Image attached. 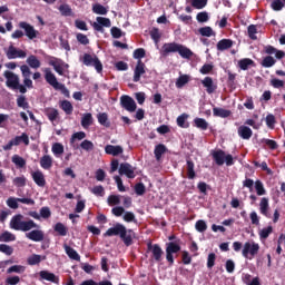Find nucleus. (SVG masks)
Returning <instances> with one entry per match:
<instances>
[{
	"mask_svg": "<svg viewBox=\"0 0 285 285\" xmlns=\"http://www.w3.org/2000/svg\"><path fill=\"white\" fill-rule=\"evenodd\" d=\"M20 144H24V146H30V138L28 137V134L23 132L21 136H16L2 148L3 150H12V146H19Z\"/></svg>",
	"mask_w": 285,
	"mask_h": 285,
	"instance_id": "nucleus-11",
	"label": "nucleus"
},
{
	"mask_svg": "<svg viewBox=\"0 0 285 285\" xmlns=\"http://www.w3.org/2000/svg\"><path fill=\"white\" fill-rule=\"evenodd\" d=\"M46 115L49 119V121L55 122L57 119H59V110L56 108H47L46 109Z\"/></svg>",
	"mask_w": 285,
	"mask_h": 285,
	"instance_id": "nucleus-32",
	"label": "nucleus"
},
{
	"mask_svg": "<svg viewBox=\"0 0 285 285\" xmlns=\"http://www.w3.org/2000/svg\"><path fill=\"white\" fill-rule=\"evenodd\" d=\"M146 57V49L138 48L134 51V59H138L136 67L134 69V78L132 81L135 83H138V81H141V77L146 75V63L141 61Z\"/></svg>",
	"mask_w": 285,
	"mask_h": 285,
	"instance_id": "nucleus-4",
	"label": "nucleus"
},
{
	"mask_svg": "<svg viewBox=\"0 0 285 285\" xmlns=\"http://www.w3.org/2000/svg\"><path fill=\"white\" fill-rule=\"evenodd\" d=\"M170 52H178L183 59H190L194 55L193 50L188 47L177 42H167L163 45V57H168Z\"/></svg>",
	"mask_w": 285,
	"mask_h": 285,
	"instance_id": "nucleus-3",
	"label": "nucleus"
},
{
	"mask_svg": "<svg viewBox=\"0 0 285 285\" xmlns=\"http://www.w3.org/2000/svg\"><path fill=\"white\" fill-rule=\"evenodd\" d=\"M91 193L92 195H96V197H104V195H106V189H104V186L98 185L91 189Z\"/></svg>",
	"mask_w": 285,
	"mask_h": 285,
	"instance_id": "nucleus-60",
	"label": "nucleus"
},
{
	"mask_svg": "<svg viewBox=\"0 0 285 285\" xmlns=\"http://www.w3.org/2000/svg\"><path fill=\"white\" fill-rule=\"evenodd\" d=\"M26 217L21 214L12 216L9 226L12 230H20L21 233H28L32 228H39V225L32 219L24 220Z\"/></svg>",
	"mask_w": 285,
	"mask_h": 285,
	"instance_id": "nucleus-2",
	"label": "nucleus"
},
{
	"mask_svg": "<svg viewBox=\"0 0 285 285\" xmlns=\"http://www.w3.org/2000/svg\"><path fill=\"white\" fill-rule=\"evenodd\" d=\"M136 195L139 197L146 195V185L144 183H137L134 187Z\"/></svg>",
	"mask_w": 285,
	"mask_h": 285,
	"instance_id": "nucleus-55",
	"label": "nucleus"
},
{
	"mask_svg": "<svg viewBox=\"0 0 285 285\" xmlns=\"http://www.w3.org/2000/svg\"><path fill=\"white\" fill-rule=\"evenodd\" d=\"M271 206L268 205V198L263 197L259 203V213L264 215V217L271 218V214L268 213Z\"/></svg>",
	"mask_w": 285,
	"mask_h": 285,
	"instance_id": "nucleus-24",
	"label": "nucleus"
},
{
	"mask_svg": "<svg viewBox=\"0 0 285 285\" xmlns=\"http://www.w3.org/2000/svg\"><path fill=\"white\" fill-rule=\"evenodd\" d=\"M26 237L30 239L31 242H43V230L40 229H33L26 234Z\"/></svg>",
	"mask_w": 285,
	"mask_h": 285,
	"instance_id": "nucleus-21",
	"label": "nucleus"
},
{
	"mask_svg": "<svg viewBox=\"0 0 285 285\" xmlns=\"http://www.w3.org/2000/svg\"><path fill=\"white\" fill-rule=\"evenodd\" d=\"M58 10L62 17H72V8L70 4H60Z\"/></svg>",
	"mask_w": 285,
	"mask_h": 285,
	"instance_id": "nucleus-42",
	"label": "nucleus"
},
{
	"mask_svg": "<svg viewBox=\"0 0 285 285\" xmlns=\"http://www.w3.org/2000/svg\"><path fill=\"white\" fill-rule=\"evenodd\" d=\"M108 206H119L121 204V198L119 195H109L107 198Z\"/></svg>",
	"mask_w": 285,
	"mask_h": 285,
	"instance_id": "nucleus-48",
	"label": "nucleus"
},
{
	"mask_svg": "<svg viewBox=\"0 0 285 285\" xmlns=\"http://www.w3.org/2000/svg\"><path fill=\"white\" fill-rule=\"evenodd\" d=\"M195 228L198 233H206V230H208V225L206 224V220L199 219L196 222Z\"/></svg>",
	"mask_w": 285,
	"mask_h": 285,
	"instance_id": "nucleus-53",
	"label": "nucleus"
},
{
	"mask_svg": "<svg viewBox=\"0 0 285 285\" xmlns=\"http://www.w3.org/2000/svg\"><path fill=\"white\" fill-rule=\"evenodd\" d=\"M12 164H14L18 168H26V160L23 157L19 155H13L11 158Z\"/></svg>",
	"mask_w": 285,
	"mask_h": 285,
	"instance_id": "nucleus-44",
	"label": "nucleus"
},
{
	"mask_svg": "<svg viewBox=\"0 0 285 285\" xmlns=\"http://www.w3.org/2000/svg\"><path fill=\"white\" fill-rule=\"evenodd\" d=\"M199 35H202V37H213V35H215V32L213 31V28L210 27H202L198 30Z\"/></svg>",
	"mask_w": 285,
	"mask_h": 285,
	"instance_id": "nucleus-62",
	"label": "nucleus"
},
{
	"mask_svg": "<svg viewBox=\"0 0 285 285\" xmlns=\"http://www.w3.org/2000/svg\"><path fill=\"white\" fill-rule=\"evenodd\" d=\"M166 259L168 263V266H175V255L181 250V245L177 242H168L166 243Z\"/></svg>",
	"mask_w": 285,
	"mask_h": 285,
	"instance_id": "nucleus-8",
	"label": "nucleus"
},
{
	"mask_svg": "<svg viewBox=\"0 0 285 285\" xmlns=\"http://www.w3.org/2000/svg\"><path fill=\"white\" fill-rule=\"evenodd\" d=\"M96 21L102 26V28H110L112 26V22L110 21V18H104V17H97Z\"/></svg>",
	"mask_w": 285,
	"mask_h": 285,
	"instance_id": "nucleus-61",
	"label": "nucleus"
},
{
	"mask_svg": "<svg viewBox=\"0 0 285 285\" xmlns=\"http://www.w3.org/2000/svg\"><path fill=\"white\" fill-rule=\"evenodd\" d=\"M259 253V244L246 242L243 246L242 255L245 259H253Z\"/></svg>",
	"mask_w": 285,
	"mask_h": 285,
	"instance_id": "nucleus-10",
	"label": "nucleus"
},
{
	"mask_svg": "<svg viewBox=\"0 0 285 285\" xmlns=\"http://www.w3.org/2000/svg\"><path fill=\"white\" fill-rule=\"evenodd\" d=\"M28 53L21 49H17L14 46H10L7 51L8 59H26Z\"/></svg>",
	"mask_w": 285,
	"mask_h": 285,
	"instance_id": "nucleus-16",
	"label": "nucleus"
},
{
	"mask_svg": "<svg viewBox=\"0 0 285 285\" xmlns=\"http://www.w3.org/2000/svg\"><path fill=\"white\" fill-rule=\"evenodd\" d=\"M230 110L228 109H224V108H218V107H215L213 109V115L214 117H220L222 119H226L230 116Z\"/></svg>",
	"mask_w": 285,
	"mask_h": 285,
	"instance_id": "nucleus-29",
	"label": "nucleus"
},
{
	"mask_svg": "<svg viewBox=\"0 0 285 285\" xmlns=\"http://www.w3.org/2000/svg\"><path fill=\"white\" fill-rule=\"evenodd\" d=\"M16 240H17V236L8 230L3 232L0 235V242L8 243V242H16Z\"/></svg>",
	"mask_w": 285,
	"mask_h": 285,
	"instance_id": "nucleus-37",
	"label": "nucleus"
},
{
	"mask_svg": "<svg viewBox=\"0 0 285 285\" xmlns=\"http://www.w3.org/2000/svg\"><path fill=\"white\" fill-rule=\"evenodd\" d=\"M275 63H277V60H275L273 56H267L263 59L261 65L263 66V68H273Z\"/></svg>",
	"mask_w": 285,
	"mask_h": 285,
	"instance_id": "nucleus-47",
	"label": "nucleus"
},
{
	"mask_svg": "<svg viewBox=\"0 0 285 285\" xmlns=\"http://www.w3.org/2000/svg\"><path fill=\"white\" fill-rule=\"evenodd\" d=\"M27 63L29 67L33 68V70L41 68V61L35 55H31L27 58Z\"/></svg>",
	"mask_w": 285,
	"mask_h": 285,
	"instance_id": "nucleus-30",
	"label": "nucleus"
},
{
	"mask_svg": "<svg viewBox=\"0 0 285 285\" xmlns=\"http://www.w3.org/2000/svg\"><path fill=\"white\" fill-rule=\"evenodd\" d=\"M80 61L88 68H95L96 72L98 73L104 72V65L97 55L83 53V56L80 58Z\"/></svg>",
	"mask_w": 285,
	"mask_h": 285,
	"instance_id": "nucleus-7",
	"label": "nucleus"
},
{
	"mask_svg": "<svg viewBox=\"0 0 285 285\" xmlns=\"http://www.w3.org/2000/svg\"><path fill=\"white\" fill-rule=\"evenodd\" d=\"M208 3V0H191V6L196 10H203V8H206Z\"/></svg>",
	"mask_w": 285,
	"mask_h": 285,
	"instance_id": "nucleus-57",
	"label": "nucleus"
},
{
	"mask_svg": "<svg viewBox=\"0 0 285 285\" xmlns=\"http://www.w3.org/2000/svg\"><path fill=\"white\" fill-rule=\"evenodd\" d=\"M212 157L216 166H224V164H226V166H235V159H237V157L234 158L230 154L226 155V151L222 149L212 151Z\"/></svg>",
	"mask_w": 285,
	"mask_h": 285,
	"instance_id": "nucleus-6",
	"label": "nucleus"
},
{
	"mask_svg": "<svg viewBox=\"0 0 285 285\" xmlns=\"http://www.w3.org/2000/svg\"><path fill=\"white\" fill-rule=\"evenodd\" d=\"M98 124L100 126H104L105 128H110V120L108 119V114L107 112H99L97 115Z\"/></svg>",
	"mask_w": 285,
	"mask_h": 285,
	"instance_id": "nucleus-31",
	"label": "nucleus"
},
{
	"mask_svg": "<svg viewBox=\"0 0 285 285\" xmlns=\"http://www.w3.org/2000/svg\"><path fill=\"white\" fill-rule=\"evenodd\" d=\"M39 276L41 279H45L46 282H52V284H59V276L55 275V273H50L48 271H41L39 273Z\"/></svg>",
	"mask_w": 285,
	"mask_h": 285,
	"instance_id": "nucleus-23",
	"label": "nucleus"
},
{
	"mask_svg": "<svg viewBox=\"0 0 285 285\" xmlns=\"http://www.w3.org/2000/svg\"><path fill=\"white\" fill-rule=\"evenodd\" d=\"M166 153V145L164 144H159L155 147L154 149V155L157 159V161H159V159H161V156Z\"/></svg>",
	"mask_w": 285,
	"mask_h": 285,
	"instance_id": "nucleus-38",
	"label": "nucleus"
},
{
	"mask_svg": "<svg viewBox=\"0 0 285 285\" xmlns=\"http://www.w3.org/2000/svg\"><path fill=\"white\" fill-rule=\"evenodd\" d=\"M202 85L204 86V88H206V92H208V95H213V92H215V90H217V85H215V82H213L212 77H205L202 80Z\"/></svg>",
	"mask_w": 285,
	"mask_h": 285,
	"instance_id": "nucleus-20",
	"label": "nucleus"
},
{
	"mask_svg": "<svg viewBox=\"0 0 285 285\" xmlns=\"http://www.w3.org/2000/svg\"><path fill=\"white\" fill-rule=\"evenodd\" d=\"M60 108L66 112V115H72V111L75 110V107H72V102L69 100H62L60 102Z\"/></svg>",
	"mask_w": 285,
	"mask_h": 285,
	"instance_id": "nucleus-35",
	"label": "nucleus"
},
{
	"mask_svg": "<svg viewBox=\"0 0 285 285\" xmlns=\"http://www.w3.org/2000/svg\"><path fill=\"white\" fill-rule=\"evenodd\" d=\"M117 237L119 236L125 246H132L135 244V237L137 234L132 229H128L121 223H117L114 227L107 229L104 237Z\"/></svg>",
	"mask_w": 285,
	"mask_h": 285,
	"instance_id": "nucleus-1",
	"label": "nucleus"
},
{
	"mask_svg": "<svg viewBox=\"0 0 285 285\" xmlns=\"http://www.w3.org/2000/svg\"><path fill=\"white\" fill-rule=\"evenodd\" d=\"M150 38L153 39V41H155V43H158L161 39V32L159 31V28L154 27L150 31H149Z\"/></svg>",
	"mask_w": 285,
	"mask_h": 285,
	"instance_id": "nucleus-49",
	"label": "nucleus"
},
{
	"mask_svg": "<svg viewBox=\"0 0 285 285\" xmlns=\"http://www.w3.org/2000/svg\"><path fill=\"white\" fill-rule=\"evenodd\" d=\"M255 190L258 197L266 195V188H264V183H262V180L255 181Z\"/></svg>",
	"mask_w": 285,
	"mask_h": 285,
	"instance_id": "nucleus-50",
	"label": "nucleus"
},
{
	"mask_svg": "<svg viewBox=\"0 0 285 285\" xmlns=\"http://www.w3.org/2000/svg\"><path fill=\"white\" fill-rule=\"evenodd\" d=\"M19 282H21V277L19 276H9L6 278L4 284L6 285H17L19 284Z\"/></svg>",
	"mask_w": 285,
	"mask_h": 285,
	"instance_id": "nucleus-64",
	"label": "nucleus"
},
{
	"mask_svg": "<svg viewBox=\"0 0 285 285\" xmlns=\"http://www.w3.org/2000/svg\"><path fill=\"white\" fill-rule=\"evenodd\" d=\"M27 264L29 266H37V265L41 264V255L32 254L31 256H29L27 258Z\"/></svg>",
	"mask_w": 285,
	"mask_h": 285,
	"instance_id": "nucleus-39",
	"label": "nucleus"
},
{
	"mask_svg": "<svg viewBox=\"0 0 285 285\" xmlns=\"http://www.w3.org/2000/svg\"><path fill=\"white\" fill-rule=\"evenodd\" d=\"M240 70H247L249 66H255V61L250 58H244L238 61Z\"/></svg>",
	"mask_w": 285,
	"mask_h": 285,
	"instance_id": "nucleus-40",
	"label": "nucleus"
},
{
	"mask_svg": "<svg viewBox=\"0 0 285 285\" xmlns=\"http://www.w3.org/2000/svg\"><path fill=\"white\" fill-rule=\"evenodd\" d=\"M4 77L8 88H17L19 86V76L14 75V72L7 70L4 71Z\"/></svg>",
	"mask_w": 285,
	"mask_h": 285,
	"instance_id": "nucleus-17",
	"label": "nucleus"
},
{
	"mask_svg": "<svg viewBox=\"0 0 285 285\" xmlns=\"http://www.w3.org/2000/svg\"><path fill=\"white\" fill-rule=\"evenodd\" d=\"M120 106L128 112H135V110H137V102H135V99L128 95L120 97Z\"/></svg>",
	"mask_w": 285,
	"mask_h": 285,
	"instance_id": "nucleus-12",
	"label": "nucleus"
},
{
	"mask_svg": "<svg viewBox=\"0 0 285 285\" xmlns=\"http://www.w3.org/2000/svg\"><path fill=\"white\" fill-rule=\"evenodd\" d=\"M247 32H248L249 39H252L253 41H257V27L255 24H250L247 28Z\"/></svg>",
	"mask_w": 285,
	"mask_h": 285,
	"instance_id": "nucleus-59",
	"label": "nucleus"
},
{
	"mask_svg": "<svg viewBox=\"0 0 285 285\" xmlns=\"http://www.w3.org/2000/svg\"><path fill=\"white\" fill-rule=\"evenodd\" d=\"M19 28L24 30L26 37H28V39H30L31 41L33 39H37L39 35V32L35 29V27L26 21L19 22Z\"/></svg>",
	"mask_w": 285,
	"mask_h": 285,
	"instance_id": "nucleus-14",
	"label": "nucleus"
},
{
	"mask_svg": "<svg viewBox=\"0 0 285 285\" xmlns=\"http://www.w3.org/2000/svg\"><path fill=\"white\" fill-rule=\"evenodd\" d=\"M237 132L240 139L248 140L250 137H253V129H250L248 126H239Z\"/></svg>",
	"mask_w": 285,
	"mask_h": 285,
	"instance_id": "nucleus-22",
	"label": "nucleus"
},
{
	"mask_svg": "<svg viewBox=\"0 0 285 285\" xmlns=\"http://www.w3.org/2000/svg\"><path fill=\"white\" fill-rule=\"evenodd\" d=\"M31 177L37 186H39L40 188L46 187V176H43V171H33L31 173Z\"/></svg>",
	"mask_w": 285,
	"mask_h": 285,
	"instance_id": "nucleus-19",
	"label": "nucleus"
},
{
	"mask_svg": "<svg viewBox=\"0 0 285 285\" xmlns=\"http://www.w3.org/2000/svg\"><path fill=\"white\" fill-rule=\"evenodd\" d=\"M65 253L68 255L70 259H75V262H81V256L75 248L70 247L69 245L65 244L63 245Z\"/></svg>",
	"mask_w": 285,
	"mask_h": 285,
	"instance_id": "nucleus-25",
	"label": "nucleus"
},
{
	"mask_svg": "<svg viewBox=\"0 0 285 285\" xmlns=\"http://www.w3.org/2000/svg\"><path fill=\"white\" fill-rule=\"evenodd\" d=\"M81 126L85 129H88V128H90V126H92V114L87 112L82 116Z\"/></svg>",
	"mask_w": 285,
	"mask_h": 285,
	"instance_id": "nucleus-36",
	"label": "nucleus"
},
{
	"mask_svg": "<svg viewBox=\"0 0 285 285\" xmlns=\"http://www.w3.org/2000/svg\"><path fill=\"white\" fill-rule=\"evenodd\" d=\"M81 141L82 139H86V134L83 131H78L72 134L70 138V145L72 146L73 150L79 149V145H76L75 141Z\"/></svg>",
	"mask_w": 285,
	"mask_h": 285,
	"instance_id": "nucleus-26",
	"label": "nucleus"
},
{
	"mask_svg": "<svg viewBox=\"0 0 285 285\" xmlns=\"http://www.w3.org/2000/svg\"><path fill=\"white\" fill-rule=\"evenodd\" d=\"M13 186H17V188H23V186H26V176L16 177L13 179Z\"/></svg>",
	"mask_w": 285,
	"mask_h": 285,
	"instance_id": "nucleus-63",
	"label": "nucleus"
},
{
	"mask_svg": "<svg viewBox=\"0 0 285 285\" xmlns=\"http://www.w3.org/2000/svg\"><path fill=\"white\" fill-rule=\"evenodd\" d=\"M188 119V114H181L177 117L176 124L179 128H188V125H186V120Z\"/></svg>",
	"mask_w": 285,
	"mask_h": 285,
	"instance_id": "nucleus-52",
	"label": "nucleus"
},
{
	"mask_svg": "<svg viewBox=\"0 0 285 285\" xmlns=\"http://www.w3.org/2000/svg\"><path fill=\"white\" fill-rule=\"evenodd\" d=\"M7 273H8V275H10L12 273H18V274L26 273V266H23V265H12L11 267H9L7 269Z\"/></svg>",
	"mask_w": 285,
	"mask_h": 285,
	"instance_id": "nucleus-51",
	"label": "nucleus"
},
{
	"mask_svg": "<svg viewBox=\"0 0 285 285\" xmlns=\"http://www.w3.org/2000/svg\"><path fill=\"white\" fill-rule=\"evenodd\" d=\"M17 106L18 108H23V110H28V108H30V105L26 100V96H19L17 98Z\"/></svg>",
	"mask_w": 285,
	"mask_h": 285,
	"instance_id": "nucleus-56",
	"label": "nucleus"
},
{
	"mask_svg": "<svg viewBox=\"0 0 285 285\" xmlns=\"http://www.w3.org/2000/svg\"><path fill=\"white\" fill-rule=\"evenodd\" d=\"M92 13L102 16L108 14V9L100 3H96L92 6Z\"/></svg>",
	"mask_w": 285,
	"mask_h": 285,
	"instance_id": "nucleus-45",
	"label": "nucleus"
},
{
	"mask_svg": "<svg viewBox=\"0 0 285 285\" xmlns=\"http://www.w3.org/2000/svg\"><path fill=\"white\" fill-rule=\"evenodd\" d=\"M194 124L199 130H208V121L204 118H195Z\"/></svg>",
	"mask_w": 285,
	"mask_h": 285,
	"instance_id": "nucleus-43",
	"label": "nucleus"
},
{
	"mask_svg": "<svg viewBox=\"0 0 285 285\" xmlns=\"http://www.w3.org/2000/svg\"><path fill=\"white\" fill-rule=\"evenodd\" d=\"M119 175L126 176L128 179H135L137 175L135 174V167L129 163H121L118 169Z\"/></svg>",
	"mask_w": 285,
	"mask_h": 285,
	"instance_id": "nucleus-13",
	"label": "nucleus"
},
{
	"mask_svg": "<svg viewBox=\"0 0 285 285\" xmlns=\"http://www.w3.org/2000/svg\"><path fill=\"white\" fill-rule=\"evenodd\" d=\"M190 81V76L181 75L176 80V88H184Z\"/></svg>",
	"mask_w": 285,
	"mask_h": 285,
	"instance_id": "nucleus-41",
	"label": "nucleus"
},
{
	"mask_svg": "<svg viewBox=\"0 0 285 285\" xmlns=\"http://www.w3.org/2000/svg\"><path fill=\"white\" fill-rule=\"evenodd\" d=\"M105 153L106 155H112V157H119V155H124V147L119 145H106Z\"/></svg>",
	"mask_w": 285,
	"mask_h": 285,
	"instance_id": "nucleus-18",
	"label": "nucleus"
},
{
	"mask_svg": "<svg viewBox=\"0 0 285 285\" xmlns=\"http://www.w3.org/2000/svg\"><path fill=\"white\" fill-rule=\"evenodd\" d=\"M53 230H55V233H58V235H60V237H66V235H68V227H66V225H63V223H57L53 226Z\"/></svg>",
	"mask_w": 285,
	"mask_h": 285,
	"instance_id": "nucleus-34",
	"label": "nucleus"
},
{
	"mask_svg": "<svg viewBox=\"0 0 285 285\" xmlns=\"http://www.w3.org/2000/svg\"><path fill=\"white\" fill-rule=\"evenodd\" d=\"M49 66H52L53 70L58 72L60 77H63V71L70 68V65L66 63L61 59L50 60Z\"/></svg>",
	"mask_w": 285,
	"mask_h": 285,
	"instance_id": "nucleus-15",
	"label": "nucleus"
},
{
	"mask_svg": "<svg viewBox=\"0 0 285 285\" xmlns=\"http://www.w3.org/2000/svg\"><path fill=\"white\" fill-rule=\"evenodd\" d=\"M40 166L43 170H50L52 168V157L50 155H45L40 158Z\"/></svg>",
	"mask_w": 285,
	"mask_h": 285,
	"instance_id": "nucleus-28",
	"label": "nucleus"
},
{
	"mask_svg": "<svg viewBox=\"0 0 285 285\" xmlns=\"http://www.w3.org/2000/svg\"><path fill=\"white\" fill-rule=\"evenodd\" d=\"M45 79H46L47 83H49V86H52V88H55V90H60V92L62 95H65V97H70V90H68V88H66V85H63V83L59 82V80H57V76H55V73H52L50 68L45 69Z\"/></svg>",
	"mask_w": 285,
	"mask_h": 285,
	"instance_id": "nucleus-5",
	"label": "nucleus"
},
{
	"mask_svg": "<svg viewBox=\"0 0 285 285\" xmlns=\"http://www.w3.org/2000/svg\"><path fill=\"white\" fill-rule=\"evenodd\" d=\"M217 50L220 52H224V50H229V48H233V40L230 39H222L216 45Z\"/></svg>",
	"mask_w": 285,
	"mask_h": 285,
	"instance_id": "nucleus-27",
	"label": "nucleus"
},
{
	"mask_svg": "<svg viewBox=\"0 0 285 285\" xmlns=\"http://www.w3.org/2000/svg\"><path fill=\"white\" fill-rule=\"evenodd\" d=\"M80 148L82 150H86L87 153H90V150H95V144L92 141L86 139L80 144Z\"/></svg>",
	"mask_w": 285,
	"mask_h": 285,
	"instance_id": "nucleus-58",
	"label": "nucleus"
},
{
	"mask_svg": "<svg viewBox=\"0 0 285 285\" xmlns=\"http://www.w3.org/2000/svg\"><path fill=\"white\" fill-rule=\"evenodd\" d=\"M273 233V226H267L258 232L259 239H268Z\"/></svg>",
	"mask_w": 285,
	"mask_h": 285,
	"instance_id": "nucleus-46",
	"label": "nucleus"
},
{
	"mask_svg": "<svg viewBox=\"0 0 285 285\" xmlns=\"http://www.w3.org/2000/svg\"><path fill=\"white\" fill-rule=\"evenodd\" d=\"M51 151L56 157H59V155H63V145L60 142H55L51 147Z\"/></svg>",
	"mask_w": 285,
	"mask_h": 285,
	"instance_id": "nucleus-54",
	"label": "nucleus"
},
{
	"mask_svg": "<svg viewBox=\"0 0 285 285\" xmlns=\"http://www.w3.org/2000/svg\"><path fill=\"white\" fill-rule=\"evenodd\" d=\"M187 177L188 179H195L197 174L195 173V163L191 159H187Z\"/></svg>",
	"mask_w": 285,
	"mask_h": 285,
	"instance_id": "nucleus-33",
	"label": "nucleus"
},
{
	"mask_svg": "<svg viewBox=\"0 0 285 285\" xmlns=\"http://www.w3.org/2000/svg\"><path fill=\"white\" fill-rule=\"evenodd\" d=\"M147 253L151 254L150 258L153 262H156V264H161L164 259V249L159 244H153L149 242L147 244Z\"/></svg>",
	"mask_w": 285,
	"mask_h": 285,
	"instance_id": "nucleus-9",
	"label": "nucleus"
}]
</instances>
